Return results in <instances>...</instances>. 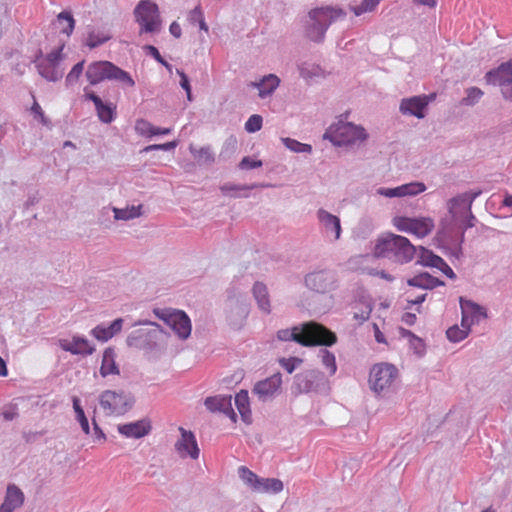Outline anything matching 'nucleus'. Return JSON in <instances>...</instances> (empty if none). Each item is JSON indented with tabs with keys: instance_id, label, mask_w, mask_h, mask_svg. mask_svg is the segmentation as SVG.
<instances>
[{
	"instance_id": "473e14b6",
	"label": "nucleus",
	"mask_w": 512,
	"mask_h": 512,
	"mask_svg": "<svg viewBox=\"0 0 512 512\" xmlns=\"http://www.w3.org/2000/svg\"><path fill=\"white\" fill-rule=\"evenodd\" d=\"M235 405L244 422H251V410L249 404V395L247 390H241L235 396Z\"/></svg>"
},
{
	"instance_id": "79ce46f5",
	"label": "nucleus",
	"mask_w": 512,
	"mask_h": 512,
	"mask_svg": "<svg viewBox=\"0 0 512 512\" xmlns=\"http://www.w3.org/2000/svg\"><path fill=\"white\" fill-rule=\"evenodd\" d=\"M72 402H73V409H74L75 414H76V419L80 423V426H81L83 432L85 434H89L90 433L89 422H88V419H87V417H86V415L84 413L83 408L80 405L79 398L78 397H73Z\"/></svg>"
},
{
	"instance_id": "5701e85b",
	"label": "nucleus",
	"mask_w": 512,
	"mask_h": 512,
	"mask_svg": "<svg viewBox=\"0 0 512 512\" xmlns=\"http://www.w3.org/2000/svg\"><path fill=\"white\" fill-rule=\"evenodd\" d=\"M486 80L501 88L512 85V63L510 61L500 64L496 69L486 73Z\"/></svg>"
},
{
	"instance_id": "cd10ccee",
	"label": "nucleus",
	"mask_w": 512,
	"mask_h": 512,
	"mask_svg": "<svg viewBox=\"0 0 512 512\" xmlns=\"http://www.w3.org/2000/svg\"><path fill=\"white\" fill-rule=\"evenodd\" d=\"M481 193V190L470 191L451 198L447 203L450 215L455 217L458 214V211L456 210L457 204H463V209L465 211H470L473 201L480 196Z\"/></svg>"
},
{
	"instance_id": "6ab92c4d",
	"label": "nucleus",
	"mask_w": 512,
	"mask_h": 512,
	"mask_svg": "<svg viewBox=\"0 0 512 512\" xmlns=\"http://www.w3.org/2000/svg\"><path fill=\"white\" fill-rule=\"evenodd\" d=\"M204 404L210 412H221L236 422L237 415L232 408L231 395L210 396L205 399Z\"/></svg>"
},
{
	"instance_id": "de8ad7c7",
	"label": "nucleus",
	"mask_w": 512,
	"mask_h": 512,
	"mask_svg": "<svg viewBox=\"0 0 512 512\" xmlns=\"http://www.w3.org/2000/svg\"><path fill=\"white\" fill-rule=\"evenodd\" d=\"M470 331L464 327L461 326L459 328L457 325H454L446 331V336L449 341L457 343L462 340H464L468 335Z\"/></svg>"
},
{
	"instance_id": "4be33fe9",
	"label": "nucleus",
	"mask_w": 512,
	"mask_h": 512,
	"mask_svg": "<svg viewBox=\"0 0 512 512\" xmlns=\"http://www.w3.org/2000/svg\"><path fill=\"white\" fill-rule=\"evenodd\" d=\"M427 102L420 95L403 98L399 105V111L403 115L415 116L423 119L426 114Z\"/></svg>"
},
{
	"instance_id": "a878e982",
	"label": "nucleus",
	"mask_w": 512,
	"mask_h": 512,
	"mask_svg": "<svg viewBox=\"0 0 512 512\" xmlns=\"http://www.w3.org/2000/svg\"><path fill=\"white\" fill-rule=\"evenodd\" d=\"M24 503V494L20 488L14 484L7 487L4 502L0 506V512H13Z\"/></svg>"
},
{
	"instance_id": "f3484780",
	"label": "nucleus",
	"mask_w": 512,
	"mask_h": 512,
	"mask_svg": "<svg viewBox=\"0 0 512 512\" xmlns=\"http://www.w3.org/2000/svg\"><path fill=\"white\" fill-rule=\"evenodd\" d=\"M178 430L181 437L175 443V450L182 458L189 456L194 460L197 459L199 457L200 450L194 433L184 429L183 427H179Z\"/></svg>"
},
{
	"instance_id": "dca6fc26",
	"label": "nucleus",
	"mask_w": 512,
	"mask_h": 512,
	"mask_svg": "<svg viewBox=\"0 0 512 512\" xmlns=\"http://www.w3.org/2000/svg\"><path fill=\"white\" fill-rule=\"evenodd\" d=\"M460 308H461V326L471 331V326L475 323H479L482 319L486 318V311L483 307L477 303L460 297Z\"/></svg>"
},
{
	"instance_id": "c9c22d12",
	"label": "nucleus",
	"mask_w": 512,
	"mask_h": 512,
	"mask_svg": "<svg viewBox=\"0 0 512 512\" xmlns=\"http://www.w3.org/2000/svg\"><path fill=\"white\" fill-rule=\"evenodd\" d=\"M417 263L422 266L434 267L442 263V258L423 246L419 247Z\"/></svg>"
},
{
	"instance_id": "338daca9",
	"label": "nucleus",
	"mask_w": 512,
	"mask_h": 512,
	"mask_svg": "<svg viewBox=\"0 0 512 512\" xmlns=\"http://www.w3.org/2000/svg\"><path fill=\"white\" fill-rule=\"evenodd\" d=\"M31 111L35 115V117H37V116L40 117V119H41L43 124L47 123V120L45 118L44 112H43L42 108L40 107V105L37 102H34V104L31 107Z\"/></svg>"
},
{
	"instance_id": "ddd939ff",
	"label": "nucleus",
	"mask_w": 512,
	"mask_h": 512,
	"mask_svg": "<svg viewBox=\"0 0 512 512\" xmlns=\"http://www.w3.org/2000/svg\"><path fill=\"white\" fill-rule=\"evenodd\" d=\"M62 49L63 47L53 50L45 57L39 51L34 60L39 74L48 81L56 82L63 76V71L59 68L62 59Z\"/></svg>"
},
{
	"instance_id": "c85d7f7f",
	"label": "nucleus",
	"mask_w": 512,
	"mask_h": 512,
	"mask_svg": "<svg viewBox=\"0 0 512 512\" xmlns=\"http://www.w3.org/2000/svg\"><path fill=\"white\" fill-rule=\"evenodd\" d=\"M252 294L259 310L264 314H270L271 303L267 286L262 282H255L252 287Z\"/></svg>"
},
{
	"instance_id": "0eeeda50",
	"label": "nucleus",
	"mask_w": 512,
	"mask_h": 512,
	"mask_svg": "<svg viewBox=\"0 0 512 512\" xmlns=\"http://www.w3.org/2000/svg\"><path fill=\"white\" fill-rule=\"evenodd\" d=\"M292 389L299 394L324 393L328 390V380L318 369H308L294 376Z\"/></svg>"
},
{
	"instance_id": "39448f33",
	"label": "nucleus",
	"mask_w": 512,
	"mask_h": 512,
	"mask_svg": "<svg viewBox=\"0 0 512 512\" xmlns=\"http://www.w3.org/2000/svg\"><path fill=\"white\" fill-rule=\"evenodd\" d=\"M85 76L91 85H97L104 80H114L128 87L135 85V81L128 72L110 61H95L90 63Z\"/></svg>"
},
{
	"instance_id": "f8f14e48",
	"label": "nucleus",
	"mask_w": 512,
	"mask_h": 512,
	"mask_svg": "<svg viewBox=\"0 0 512 512\" xmlns=\"http://www.w3.org/2000/svg\"><path fill=\"white\" fill-rule=\"evenodd\" d=\"M338 275L332 269H320L305 275V286L316 293L326 294L338 288Z\"/></svg>"
},
{
	"instance_id": "72a5a7b5",
	"label": "nucleus",
	"mask_w": 512,
	"mask_h": 512,
	"mask_svg": "<svg viewBox=\"0 0 512 512\" xmlns=\"http://www.w3.org/2000/svg\"><path fill=\"white\" fill-rule=\"evenodd\" d=\"M189 150L193 155L194 159L200 164L210 165L215 162V154L211 148V146H204L201 148H196L193 145H190Z\"/></svg>"
},
{
	"instance_id": "5fc2aeb1",
	"label": "nucleus",
	"mask_w": 512,
	"mask_h": 512,
	"mask_svg": "<svg viewBox=\"0 0 512 512\" xmlns=\"http://www.w3.org/2000/svg\"><path fill=\"white\" fill-rule=\"evenodd\" d=\"M263 119L258 114L251 115L245 123V130L249 133H255L262 128Z\"/></svg>"
},
{
	"instance_id": "2eb2a0df",
	"label": "nucleus",
	"mask_w": 512,
	"mask_h": 512,
	"mask_svg": "<svg viewBox=\"0 0 512 512\" xmlns=\"http://www.w3.org/2000/svg\"><path fill=\"white\" fill-rule=\"evenodd\" d=\"M439 245L449 251V255L459 259L462 256V243L464 242V231L452 229H440L435 237Z\"/></svg>"
},
{
	"instance_id": "4c0bfd02",
	"label": "nucleus",
	"mask_w": 512,
	"mask_h": 512,
	"mask_svg": "<svg viewBox=\"0 0 512 512\" xmlns=\"http://www.w3.org/2000/svg\"><path fill=\"white\" fill-rule=\"evenodd\" d=\"M142 205L131 206L125 209L113 208L114 218L116 220H131L141 215Z\"/></svg>"
},
{
	"instance_id": "37998d69",
	"label": "nucleus",
	"mask_w": 512,
	"mask_h": 512,
	"mask_svg": "<svg viewBox=\"0 0 512 512\" xmlns=\"http://www.w3.org/2000/svg\"><path fill=\"white\" fill-rule=\"evenodd\" d=\"M236 313L240 318H245L248 314L246 305L237 299H230L227 303V317L232 320L233 313Z\"/></svg>"
},
{
	"instance_id": "ea45409f",
	"label": "nucleus",
	"mask_w": 512,
	"mask_h": 512,
	"mask_svg": "<svg viewBox=\"0 0 512 512\" xmlns=\"http://www.w3.org/2000/svg\"><path fill=\"white\" fill-rule=\"evenodd\" d=\"M400 197L416 196L426 190V185L423 182H410L400 185Z\"/></svg>"
},
{
	"instance_id": "2f4dec72",
	"label": "nucleus",
	"mask_w": 512,
	"mask_h": 512,
	"mask_svg": "<svg viewBox=\"0 0 512 512\" xmlns=\"http://www.w3.org/2000/svg\"><path fill=\"white\" fill-rule=\"evenodd\" d=\"M283 482L276 478L259 477L255 492L277 494L283 490Z\"/></svg>"
},
{
	"instance_id": "3c124183",
	"label": "nucleus",
	"mask_w": 512,
	"mask_h": 512,
	"mask_svg": "<svg viewBox=\"0 0 512 512\" xmlns=\"http://www.w3.org/2000/svg\"><path fill=\"white\" fill-rule=\"evenodd\" d=\"M84 63L85 61L82 60L78 63H76L72 69L70 70V72L68 73V75L66 76V85L69 86V85H73L74 83H76L79 79V77L82 75L83 73V70H84Z\"/></svg>"
},
{
	"instance_id": "f704fd0d",
	"label": "nucleus",
	"mask_w": 512,
	"mask_h": 512,
	"mask_svg": "<svg viewBox=\"0 0 512 512\" xmlns=\"http://www.w3.org/2000/svg\"><path fill=\"white\" fill-rule=\"evenodd\" d=\"M257 187H268L267 184H257L253 183L250 185H237L232 183H225L222 186H220V190L224 195H230L232 197H241V195L238 194H232V192H238V191H249L252 189H255ZM248 194H243L242 197L247 198Z\"/></svg>"
},
{
	"instance_id": "4468645a",
	"label": "nucleus",
	"mask_w": 512,
	"mask_h": 512,
	"mask_svg": "<svg viewBox=\"0 0 512 512\" xmlns=\"http://www.w3.org/2000/svg\"><path fill=\"white\" fill-rule=\"evenodd\" d=\"M394 225L399 231L413 234L418 238L426 237L435 227L431 217H396Z\"/></svg>"
},
{
	"instance_id": "6e6552de",
	"label": "nucleus",
	"mask_w": 512,
	"mask_h": 512,
	"mask_svg": "<svg viewBox=\"0 0 512 512\" xmlns=\"http://www.w3.org/2000/svg\"><path fill=\"white\" fill-rule=\"evenodd\" d=\"M134 403L133 395L125 391L105 390L99 396V404L107 415H124Z\"/></svg>"
},
{
	"instance_id": "13d9d810",
	"label": "nucleus",
	"mask_w": 512,
	"mask_h": 512,
	"mask_svg": "<svg viewBox=\"0 0 512 512\" xmlns=\"http://www.w3.org/2000/svg\"><path fill=\"white\" fill-rule=\"evenodd\" d=\"M375 195L383 196L386 198H401L400 197V187L388 188V187H379L375 190Z\"/></svg>"
},
{
	"instance_id": "6e6d98bb",
	"label": "nucleus",
	"mask_w": 512,
	"mask_h": 512,
	"mask_svg": "<svg viewBox=\"0 0 512 512\" xmlns=\"http://www.w3.org/2000/svg\"><path fill=\"white\" fill-rule=\"evenodd\" d=\"M402 335L410 337V344L414 348L415 353L419 355L423 353L424 344L419 337L415 336L411 331L404 329L402 330Z\"/></svg>"
},
{
	"instance_id": "1a4fd4ad",
	"label": "nucleus",
	"mask_w": 512,
	"mask_h": 512,
	"mask_svg": "<svg viewBox=\"0 0 512 512\" xmlns=\"http://www.w3.org/2000/svg\"><path fill=\"white\" fill-rule=\"evenodd\" d=\"M153 313L169 326L181 340H186L191 335V320L184 311L172 308H155Z\"/></svg>"
},
{
	"instance_id": "052dcab7",
	"label": "nucleus",
	"mask_w": 512,
	"mask_h": 512,
	"mask_svg": "<svg viewBox=\"0 0 512 512\" xmlns=\"http://www.w3.org/2000/svg\"><path fill=\"white\" fill-rule=\"evenodd\" d=\"M302 362L301 359L292 357V358H282L280 359L281 366L288 372L292 373L296 367Z\"/></svg>"
},
{
	"instance_id": "9b49d317",
	"label": "nucleus",
	"mask_w": 512,
	"mask_h": 512,
	"mask_svg": "<svg viewBox=\"0 0 512 512\" xmlns=\"http://www.w3.org/2000/svg\"><path fill=\"white\" fill-rule=\"evenodd\" d=\"M140 33H155L160 30L161 20L158 6L151 0H141L134 10Z\"/></svg>"
},
{
	"instance_id": "f03ea898",
	"label": "nucleus",
	"mask_w": 512,
	"mask_h": 512,
	"mask_svg": "<svg viewBox=\"0 0 512 512\" xmlns=\"http://www.w3.org/2000/svg\"><path fill=\"white\" fill-rule=\"evenodd\" d=\"M145 325L146 328H139L132 331L126 338V343L131 348L147 352L160 351L167 347L170 333L163 330L156 322L139 320L133 326Z\"/></svg>"
},
{
	"instance_id": "49530a36",
	"label": "nucleus",
	"mask_w": 512,
	"mask_h": 512,
	"mask_svg": "<svg viewBox=\"0 0 512 512\" xmlns=\"http://www.w3.org/2000/svg\"><path fill=\"white\" fill-rule=\"evenodd\" d=\"M110 39H111V35H109V34L90 31L88 33V36L86 39V45L89 48L93 49V48H96V47L104 44L105 42H107Z\"/></svg>"
},
{
	"instance_id": "603ef678",
	"label": "nucleus",
	"mask_w": 512,
	"mask_h": 512,
	"mask_svg": "<svg viewBox=\"0 0 512 512\" xmlns=\"http://www.w3.org/2000/svg\"><path fill=\"white\" fill-rule=\"evenodd\" d=\"M378 4V0H363L360 5L351 6L350 8L356 16H360L363 13L373 11Z\"/></svg>"
},
{
	"instance_id": "a211bd4d",
	"label": "nucleus",
	"mask_w": 512,
	"mask_h": 512,
	"mask_svg": "<svg viewBox=\"0 0 512 512\" xmlns=\"http://www.w3.org/2000/svg\"><path fill=\"white\" fill-rule=\"evenodd\" d=\"M281 384L282 376L280 373H276L264 380L258 381L254 385L252 393L256 395L260 401L265 402L274 397L280 389Z\"/></svg>"
},
{
	"instance_id": "aec40b11",
	"label": "nucleus",
	"mask_w": 512,
	"mask_h": 512,
	"mask_svg": "<svg viewBox=\"0 0 512 512\" xmlns=\"http://www.w3.org/2000/svg\"><path fill=\"white\" fill-rule=\"evenodd\" d=\"M317 219L326 234V236H333V240H338L341 236L342 228L340 218L331 214L323 208L318 209Z\"/></svg>"
},
{
	"instance_id": "a19ab883",
	"label": "nucleus",
	"mask_w": 512,
	"mask_h": 512,
	"mask_svg": "<svg viewBox=\"0 0 512 512\" xmlns=\"http://www.w3.org/2000/svg\"><path fill=\"white\" fill-rule=\"evenodd\" d=\"M282 143L284 146L295 153H311L312 152V146L309 144L301 143L295 139L285 137L281 138Z\"/></svg>"
},
{
	"instance_id": "412c9836",
	"label": "nucleus",
	"mask_w": 512,
	"mask_h": 512,
	"mask_svg": "<svg viewBox=\"0 0 512 512\" xmlns=\"http://www.w3.org/2000/svg\"><path fill=\"white\" fill-rule=\"evenodd\" d=\"M59 347L73 355H92L95 351V348L89 344L88 340L81 336H74L71 340L60 339Z\"/></svg>"
},
{
	"instance_id": "8fccbe9b",
	"label": "nucleus",
	"mask_w": 512,
	"mask_h": 512,
	"mask_svg": "<svg viewBox=\"0 0 512 512\" xmlns=\"http://www.w3.org/2000/svg\"><path fill=\"white\" fill-rule=\"evenodd\" d=\"M57 19L59 23H62V21L67 22V26L61 29V33L70 36L75 28V20L72 14L68 11H62L61 13L58 14Z\"/></svg>"
},
{
	"instance_id": "7c9ffc66",
	"label": "nucleus",
	"mask_w": 512,
	"mask_h": 512,
	"mask_svg": "<svg viewBox=\"0 0 512 512\" xmlns=\"http://www.w3.org/2000/svg\"><path fill=\"white\" fill-rule=\"evenodd\" d=\"M115 351L113 348H106L103 352L100 374L102 377L108 375H119L120 371L115 362Z\"/></svg>"
},
{
	"instance_id": "e2e57ef3",
	"label": "nucleus",
	"mask_w": 512,
	"mask_h": 512,
	"mask_svg": "<svg viewBox=\"0 0 512 512\" xmlns=\"http://www.w3.org/2000/svg\"><path fill=\"white\" fill-rule=\"evenodd\" d=\"M19 415L18 409L16 406H10L2 412V416L6 421H12L17 418Z\"/></svg>"
},
{
	"instance_id": "864d4df0",
	"label": "nucleus",
	"mask_w": 512,
	"mask_h": 512,
	"mask_svg": "<svg viewBox=\"0 0 512 512\" xmlns=\"http://www.w3.org/2000/svg\"><path fill=\"white\" fill-rule=\"evenodd\" d=\"M154 125L145 119H139L136 121L135 130L136 132L144 137H153Z\"/></svg>"
},
{
	"instance_id": "7ed1b4c3",
	"label": "nucleus",
	"mask_w": 512,
	"mask_h": 512,
	"mask_svg": "<svg viewBox=\"0 0 512 512\" xmlns=\"http://www.w3.org/2000/svg\"><path fill=\"white\" fill-rule=\"evenodd\" d=\"M346 12L338 7L322 6L311 9L304 20V32L308 39L321 43L332 23L344 18Z\"/></svg>"
},
{
	"instance_id": "bf43d9fd",
	"label": "nucleus",
	"mask_w": 512,
	"mask_h": 512,
	"mask_svg": "<svg viewBox=\"0 0 512 512\" xmlns=\"http://www.w3.org/2000/svg\"><path fill=\"white\" fill-rule=\"evenodd\" d=\"M262 165H263V163L261 160H255L249 156H246V157H243L242 160L239 162L238 167L241 170H250V169L259 168Z\"/></svg>"
},
{
	"instance_id": "4d7b16f0",
	"label": "nucleus",
	"mask_w": 512,
	"mask_h": 512,
	"mask_svg": "<svg viewBox=\"0 0 512 512\" xmlns=\"http://www.w3.org/2000/svg\"><path fill=\"white\" fill-rule=\"evenodd\" d=\"M177 145H178L177 141H171V142H167V143H163V144H152V145H148L145 148H143L141 150V153H148V152L156 151V150L170 151V150L175 149L177 147Z\"/></svg>"
},
{
	"instance_id": "c03bdc74",
	"label": "nucleus",
	"mask_w": 512,
	"mask_h": 512,
	"mask_svg": "<svg viewBox=\"0 0 512 512\" xmlns=\"http://www.w3.org/2000/svg\"><path fill=\"white\" fill-rule=\"evenodd\" d=\"M238 475L247 486H249L253 491L255 490L259 480V476H257L253 471H251L246 466H240L238 468Z\"/></svg>"
},
{
	"instance_id": "680f3d73",
	"label": "nucleus",
	"mask_w": 512,
	"mask_h": 512,
	"mask_svg": "<svg viewBox=\"0 0 512 512\" xmlns=\"http://www.w3.org/2000/svg\"><path fill=\"white\" fill-rule=\"evenodd\" d=\"M144 50L148 55L153 57L161 65L165 62V59L161 56L159 50L153 45H145Z\"/></svg>"
},
{
	"instance_id": "09e8293b",
	"label": "nucleus",
	"mask_w": 512,
	"mask_h": 512,
	"mask_svg": "<svg viewBox=\"0 0 512 512\" xmlns=\"http://www.w3.org/2000/svg\"><path fill=\"white\" fill-rule=\"evenodd\" d=\"M188 20L191 24H199V28L201 30H204L205 32H208V26L204 19L203 11L200 7V5L196 6L193 10L190 11L188 15Z\"/></svg>"
},
{
	"instance_id": "0e129e2a",
	"label": "nucleus",
	"mask_w": 512,
	"mask_h": 512,
	"mask_svg": "<svg viewBox=\"0 0 512 512\" xmlns=\"http://www.w3.org/2000/svg\"><path fill=\"white\" fill-rule=\"evenodd\" d=\"M442 273H444L448 278L455 279L456 274L452 270V268L442 259V263L436 266Z\"/></svg>"
},
{
	"instance_id": "a18cd8bd",
	"label": "nucleus",
	"mask_w": 512,
	"mask_h": 512,
	"mask_svg": "<svg viewBox=\"0 0 512 512\" xmlns=\"http://www.w3.org/2000/svg\"><path fill=\"white\" fill-rule=\"evenodd\" d=\"M483 91L478 87H469L466 89V96L462 98L461 105L474 106L483 96Z\"/></svg>"
},
{
	"instance_id": "58836bf2",
	"label": "nucleus",
	"mask_w": 512,
	"mask_h": 512,
	"mask_svg": "<svg viewBox=\"0 0 512 512\" xmlns=\"http://www.w3.org/2000/svg\"><path fill=\"white\" fill-rule=\"evenodd\" d=\"M318 357L321 359L323 366L329 370V374L334 375L337 371L335 355L326 348H321Z\"/></svg>"
},
{
	"instance_id": "9d476101",
	"label": "nucleus",
	"mask_w": 512,
	"mask_h": 512,
	"mask_svg": "<svg viewBox=\"0 0 512 512\" xmlns=\"http://www.w3.org/2000/svg\"><path fill=\"white\" fill-rule=\"evenodd\" d=\"M398 370L392 364L380 363L373 366L370 371L369 384L378 395H386L394 385Z\"/></svg>"
},
{
	"instance_id": "393cba45",
	"label": "nucleus",
	"mask_w": 512,
	"mask_h": 512,
	"mask_svg": "<svg viewBox=\"0 0 512 512\" xmlns=\"http://www.w3.org/2000/svg\"><path fill=\"white\" fill-rule=\"evenodd\" d=\"M123 323L124 320L122 318L115 319L109 325L101 323L91 330V335L98 341L107 342L121 331Z\"/></svg>"
},
{
	"instance_id": "e433bc0d",
	"label": "nucleus",
	"mask_w": 512,
	"mask_h": 512,
	"mask_svg": "<svg viewBox=\"0 0 512 512\" xmlns=\"http://www.w3.org/2000/svg\"><path fill=\"white\" fill-rule=\"evenodd\" d=\"M99 120L109 124L116 118V106L113 103H104L103 101L95 107Z\"/></svg>"
},
{
	"instance_id": "f257e3e1",
	"label": "nucleus",
	"mask_w": 512,
	"mask_h": 512,
	"mask_svg": "<svg viewBox=\"0 0 512 512\" xmlns=\"http://www.w3.org/2000/svg\"><path fill=\"white\" fill-rule=\"evenodd\" d=\"M280 341H294L302 346H332L337 342L334 332L320 323L310 321L293 328L281 329L277 332Z\"/></svg>"
},
{
	"instance_id": "c756f323",
	"label": "nucleus",
	"mask_w": 512,
	"mask_h": 512,
	"mask_svg": "<svg viewBox=\"0 0 512 512\" xmlns=\"http://www.w3.org/2000/svg\"><path fill=\"white\" fill-rule=\"evenodd\" d=\"M407 284L412 287H417L425 290H432L438 286L445 285L444 281L430 275L427 272L420 273L407 280Z\"/></svg>"
},
{
	"instance_id": "774afa93",
	"label": "nucleus",
	"mask_w": 512,
	"mask_h": 512,
	"mask_svg": "<svg viewBox=\"0 0 512 512\" xmlns=\"http://www.w3.org/2000/svg\"><path fill=\"white\" fill-rule=\"evenodd\" d=\"M40 436H42L41 432H33V431L23 432V435H22L23 439L27 443L35 442L38 439V437H40Z\"/></svg>"
},
{
	"instance_id": "69168bd1",
	"label": "nucleus",
	"mask_w": 512,
	"mask_h": 512,
	"mask_svg": "<svg viewBox=\"0 0 512 512\" xmlns=\"http://www.w3.org/2000/svg\"><path fill=\"white\" fill-rule=\"evenodd\" d=\"M176 71L177 74L180 76V86L182 87V89H184L185 91L190 90L191 85L188 76L182 70L177 69Z\"/></svg>"
},
{
	"instance_id": "423d86ee",
	"label": "nucleus",
	"mask_w": 512,
	"mask_h": 512,
	"mask_svg": "<svg viewBox=\"0 0 512 512\" xmlns=\"http://www.w3.org/2000/svg\"><path fill=\"white\" fill-rule=\"evenodd\" d=\"M367 137L368 135L363 127L342 120L330 125L323 135L324 139L329 140L334 146L338 147L363 142Z\"/></svg>"
},
{
	"instance_id": "20e7f679",
	"label": "nucleus",
	"mask_w": 512,
	"mask_h": 512,
	"mask_svg": "<svg viewBox=\"0 0 512 512\" xmlns=\"http://www.w3.org/2000/svg\"><path fill=\"white\" fill-rule=\"evenodd\" d=\"M416 252V246L408 238L392 233L379 238L374 247V255L377 258H386L398 264L411 262Z\"/></svg>"
},
{
	"instance_id": "bb28decb",
	"label": "nucleus",
	"mask_w": 512,
	"mask_h": 512,
	"mask_svg": "<svg viewBox=\"0 0 512 512\" xmlns=\"http://www.w3.org/2000/svg\"><path fill=\"white\" fill-rule=\"evenodd\" d=\"M280 79L275 74H268L259 81H252L248 84L249 87L257 88L259 90L258 96L261 99L271 96L278 88Z\"/></svg>"
},
{
	"instance_id": "b1692460",
	"label": "nucleus",
	"mask_w": 512,
	"mask_h": 512,
	"mask_svg": "<svg viewBox=\"0 0 512 512\" xmlns=\"http://www.w3.org/2000/svg\"><path fill=\"white\" fill-rule=\"evenodd\" d=\"M150 430L151 425L147 420H138L127 424L118 425V432L126 438L139 439L149 434Z\"/></svg>"
}]
</instances>
